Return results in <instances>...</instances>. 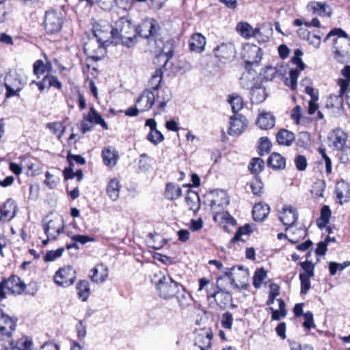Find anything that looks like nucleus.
<instances>
[{
    "mask_svg": "<svg viewBox=\"0 0 350 350\" xmlns=\"http://www.w3.org/2000/svg\"><path fill=\"white\" fill-rule=\"evenodd\" d=\"M299 265L304 270V272L301 273L300 274H304L311 278L314 276V265L312 263L311 261L306 260L304 262H301Z\"/></svg>",
    "mask_w": 350,
    "mask_h": 350,
    "instance_id": "obj_58",
    "label": "nucleus"
},
{
    "mask_svg": "<svg viewBox=\"0 0 350 350\" xmlns=\"http://www.w3.org/2000/svg\"><path fill=\"white\" fill-rule=\"evenodd\" d=\"M16 319H12L7 314H2L0 318V335L3 340L11 338L12 333L16 329Z\"/></svg>",
    "mask_w": 350,
    "mask_h": 350,
    "instance_id": "obj_14",
    "label": "nucleus"
},
{
    "mask_svg": "<svg viewBox=\"0 0 350 350\" xmlns=\"http://www.w3.org/2000/svg\"><path fill=\"white\" fill-rule=\"evenodd\" d=\"M42 223L43 230L49 239H55L64 232V225L62 218L55 217L50 220L45 218Z\"/></svg>",
    "mask_w": 350,
    "mask_h": 350,
    "instance_id": "obj_9",
    "label": "nucleus"
},
{
    "mask_svg": "<svg viewBox=\"0 0 350 350\" xmlns=\"http://www.w3.org/2000/svg\"><path fill=\"white\" fill-rule=\"evenodd\" d=\"M303 55V52L301 49H296L294 52V56L291 59V62L296 65L297 68H299L300 70H303L305 69V64L301 59V56Z\"/></svg>",
    "mask_w": 350,
    "mask_h": 350,
    "instance_id": "obj_55",
    "label": "nucleus"
},
{
    "mask_svg": "<svg viewBox=\"0 0 350 350\" xmlns=\"http://www.w3.org/2000/svg\"><path fill=\"white\" fill-rule=\"evenodd\" d=\"M276 140L280 145L290 146L295 140V134L286 129H280L276 135Z\"/></svg>",
    "mask_w": 350,
    "mask_h": 350,
    "instance_id": "obj_30",
    "label": "nucleus"
},
{
    "mask_svg": "<svg viewBox=\"0 0 350 350\" xmlns=\"http://www.w3.org/2000/svg\"><path fill=\"white\" fill-rule=\"evenodd\" d=\"M228 204L229 200L226 193L224 191H220L217 193V196L214 197V198L211 200L210 206L212 209H215L216 208H223L224 206H226Z\"/></svg>",
    "mask_w": 350,
    "mask_h": 350,
    "instance_id": "obj_37",
    "label": "nucleus"
},
{
    "mask_svg": "<svg viewBox=\"0 0 350 350\" xmlns=\"http://www.w3.org/2000/svg\"><path fill=\"white\" fill-rule=\"evenodd\" d=\"M64 249L63 247L58 248L56 250H50L48 251L46 255L44 257V260L45 262L53 261L57 258L62 256Z\"/></svg>",
    "mask_w": 350,
    "mask_h": 350,
    "instance_id": "obj_59",
    "label": "nucleus"
},
{
    "mask_svg": "<svg viewBox=\"0 0 350 350\" xmlns=\"http://www.w3.org/2000/svg\"><path fill=\"white\" fill-rule=\"evenodd\" d=\"M248 121L245 116L237 113L230 118V128L228 131L230 135H239L245 129Z\"/></svg>",
    "mask_w": 350,
    "mask_h": 350,
    "instance_id": "obj_12",
    "label": "nucleus"
},
{
    "mask_svg": "<svg viewBox=\"0 0 350 350\" xmlns=\"http://www.w3.org/2000/svg\"><path fill=\"white\" fill-rule=\"evenodd\" d=\"M266 277L267 272L263 268L256 269L253 277L254 286L256 288H259Z\"/></svg>",
    "mask_w": 350,
    "mask_h": 350,
    "instance_id": "obj_46",
    "label": "nucleus"
},
{
    "mask_svg": "<svg viewBox=\"0 0 350 350\" xmlns=\"http://www.w3.org/2000/svg\"><path fill=\"white\" fill-rule=\"evenodd\" d=\"M336 198L340 201V203H342V200L347 201V198L349 197V189L347 185L344 182L338 183L335 190Z\"/></svg>",
    "mask_w": 350,
    "mask_h": 350,
    "instance_id": "obj_42",
    "label": "nucleus"
},
{
    "mask_svg": "<svg viewBox=\"0 0 350 350\" xmlns=\"http://www.w3.org/2000/svg\"><path fill=\"white\" fill-rule=\"evenodd\" d=\"M25 287V284L18 276L12 275L8 279H3L0 283V299L5 298V289L11 294L20 295L24 291Z\"/></svg>",
    "mask_w": 350,
    "mask_h": 350,
    "instance_id": "obj_6",
    "label": "nucleus"
},
{
    "mask_svg": "<svg viewBox=\"0 0 350 350\" xmlns=\"http://www.w3.org/2000/svg\"><path fill=\"white\" fill-rule=\"evenodd\" d=\"M299 75V71L297 69H291L289 72V78L285 81L286 85L291 87V90H295L297 88V81Z\"/></svg>",
    "mask_w": 350,
    "mask_h": 350,
    "instance_id": "obj_48",
    "label": "nucleus"
},
{
    "mask_svg": "<svg viewBox=\"0 0 350 350\" xmlns=\"http://www.w3.org/2000/svg\"><path fill=\"white\" fill-rule=\"evenodd\" d=\"M250 96L252 103L259 104L266 99L267 94L265 88L258 85L252 88Z\"/></svg>",
    "mask_w": 350,
    "mask_h": 350,
    "instance_id": "obj_28",
    "label": "nucleus"
},
{
    "mask_svg": "<svg viewBox=\"0 0 350 350\" xmlns=\"http://www.w3.org/2000/svg\"><path fill=\"white\" fill-rule=\"evenodd\" d=\"M88 113H91V121L92 123L100 124L104 129H108L107 124L94 107L90 108Z\"/></svg>",
    "mask_w": 350,
    "mask_h": 350,
    "instance_id": "obj_47",
    "label": "nucleus"
},
{
    "mask_svg": "<svg viewBox=\"0 0 350 350\" xmlns=\"http://www.w3.org/2000/svg\"><path fill=\"white\" fill-rule=\"evenodd\" d=\"M310 278L311 277L306 276L304 274H299V279L301 281V294H306L310 288Z\"/></svg>",
    "mask_w": 350,
    "mask_h": 350,
    "instance_id": "obj_60",
    "label": "nucleus"
},
{
    "mask_svg": "<svg viewBox=\"0 0 350 350\" xmlns=\"http://www.w3.org/2000/svg\"><path fill=\"white\" fill-rule=\"evenodd\" d=\"M350 265V261H346L343 263H337L336 262H330L329 263V270L331 275H334L338 271H342Z\"/></svg>",
    "mask_w": 350,
    "mask_h": 350,
    "instance_id": "obj_52",
    "label": "nucleus"
},
{
    "mask_svg": "<svg viewBox=\"0 0 350 350\" xmlns=\"http://www.w3.org/2000/svg\"><path fill=\"white\" fill-rule=\"evenodd\" d=\"M309 10L312 11L314 14H318L320 16H328L329 17L332 14V12L329 6L321 2H310L308 5Z\"/></svg>",
    "mask_w": 350,
    "mask_h": 350,
    "instance_id": "obj_24",
    "label": "nucleus"
},
{
    "mask_svg": "<svg viewBox=\"0 0 350 350\" xmlns=\"http://www.w3.org/2000/svg\"><path fill=\"white\" fill-rule=\"evenodd\" d=\"M252 232V226L250 224H245L242 227H239L236 232L234 237L232 238L231 241L235 243L241 240V237L243 234H249Z\"/></svg>",
    "mask_w": 350,
    "mask_h": 350,
    "instance_id": "obj_51",
    "label": "nucleus"
},
{
    "mask_svg": "<svg viewBox=\"0 0 350 350\" xmlns=\"http://www.w3.org/2000/svg\"><path fill=\"white\" fill-rule=\"evenodd\" d=\"M233 321L232 314L230 312H226L222 314L221 325L224 328L230 329L232 328Z\"/></svg>",
    "mask_w": 350,
    "mask_h": 350,
    "instance_id": "obj_62",
    "label": "nucleus"
},
{
    "mask_svg": "<svg viewBox=\"0 0 350 350\" xmlns=\"http://www.w3.org/2000/svg\"><path fill=\"white\" fill-rule=\"evenodd\" d=\"M337 38L333 40L335 49V57L339 61L343 58L350 59V37L340 28H334L325 38V42L332 36Z\"/></svg>",
    "mask_w": 350,
    "mask_h": 350,
    "instance_id": "obj_2",
    "label": "nucleus"
},
{
    "mask_svg": "<svg viewBox=\"0 0 350 350\" xmlns=\"http://www.w3.org/2000/svg\"><path fill=\"white\" fill-rule=\"evenodd\" d=\"M46 128L49 129L54 135H57L58 138H60L64 134L66 129L64 123L61 122L48 123L46 124Z\"/></svg>",
    "mask_w": 350,
    "mask_h": 350,
    "instance_id": "obj_45",
    "label": "nucleus"
},
{
    "mask_svg": "<svg viewBox=\"0 0 350 350\" xmlns=\"http://www.w3.org/2000/svg\"><path fill=\"white\" fill-rule=\"evenodd\" d=\"M155 102L154 94L149 90H144L136 100V105L141 111L149 110Z\"/></svg>",
    "mask_w": 350,
    "mask_h": 350,
    "instance_id": "obj_18",
    "label": "nucleus"
},
{
    "mask_svg": "<svg viewBox=\"0 0 350 350\" xmlns=\"http://www.w3.org/2000/svg\"><path fill=\"white\" fill-rule=\"evenodd\" d=\"M234 277L236 279V282L239 284V289H246L247 288L249 272L247 269H244L241 265L236 267Z\"/></svg>",
    "mask_w": 350,
    "mask_h": 350,
    "instance_id": "obj_25",
    "label": "nucleus"
},
{
    "mask_svg": "<svg viewBox=\"0 0 350 350\" xmlns=\"http://www.w3.org/2000/svg\"><path fill=\"white\" fill-rule=\"evenodd\" d=\"M307 235V230L303 228H297L295 231L292 232V234L288 238L289 242L292 243H297L300 239H304Z\"/></svg>",
    "mask_w": 350,
    "mask_h": 350,
    "instance_id": "obj_50",
    "label": "nucleus"
},
{
    "mask_svg": "<svg viewBox=\"0 0 350 350\" xmlns=\"http://www.w3.org/2000/svg\"><path fill=\"white\" fill-rule=\"evenodd\" d=\"M275 120L273 115L262 111L256 120L257 126L261 129H270L275 125Z\"/></svg>",
    "mask_w": 350,
    "mask_h": 350,
    "instance_id": "obj_22",
    "label": "nucleus"
},
{
    "mask_svg": "<svg viewBox=\"0 0 350 350\" xmlns=\"http://www.w3.org/2000/svg\"><path fill=\"white\" fill-rule=\"evenodd\" d=\"M347 134L340 129H336L330 133L329 146L334 150L342 152V162H350V146L347 145Z\"/></svg>",
    "mask_w": 350,
    "mask_h": 350,
    "instance_id": "obj_3",
    "label": "nucleus"
},
{
    "mask_svg": "<svg viewBox=\"0 0 350 350\" xmlns=\"http://www.w3.org/2000/svg\"><path fill=\"white\" fill-rule=\"evenodd\" d=\"M185 201L189 210L194 213H197L200 208V198L197 192L189 190L185 197Z\"/></svg>",
    "mask_w": 350,
    "mask_h": 350,
    "instance_id": "obj_29",
    "label": "nucleus"
},
{
    "mask_svg": "<svg viewBox=\"0 0 350 350\" xmlns=\"http://www.w3.org/2000/svg\"><path fill=\"white\" fill-rule=\"evenodd\" d=\"M93 123L91 121V113L85 114L81 122V131L84 134L92 130Z\"/></svg>",
    "mask_w": 350,
    "mask_h": 350,
    "instance_id": "obj_56",
    "label": "nucleus"
},
{
    "mask_svg": "<svg viewBox=\"0 0 350 350\" xmlns=\"http://www.w3.org/2000/svg\"><path fill=\"white\" fill-rule=\"evenodd\" d=\"M64 23V17L61 11L50 10L45 12L44 29L48 34H54L61 31Z\"/></svg>",
    "mask_w": 350,
    "mask_h": 350,
    "instance_id": "obj_5",
    "label": "nucleus"
},
{
    "mask_svg": "<svg viewBox=\"0 0 350 350\" xmlns=\"http://www.w3.org/2000/svg\"><path fill=\"white\" fill-rule=\"evenodd\" d=\"M76 280V271L71 266L60 268L54 275L56 284L62 287H68L74 284Z\"/></svg>",
    "mask_w": 350,
    "mask_h": 350,
    "instance_id": "obj_10",
    "label": "nucleus"
},
{
    "mask_svg": "<svg viewBox=\"0 0 350 350\" xmlns=\"http://www.w3.org/2000/svg\"><path fill=\"white\" fill-rule=\"evenodd\" d=\"M265 166L264 161L258 157L253 158L250 161V163L248 165V169L251 172L252 174L257 176L260 172L262 171Z\"/></svg>",
    "mask_w": 350,
    "mask_h": 350,
    "instance_id": "obj_43",
    "label": "nucleus"
},
{
    "mask_svg": "<svg viewBox=\"0 0 350 350\" xmlns=\"http://www.w3.org/2000/svg\"><path fill=\"white\" fill-rule=\"evenodd\" d=\"M44 82H47L49 88L54 87L58 90H60L62 87V83L59 81L58 78L53 75H46L44 77Z\"/></svg>",
    "mask_w": 350,
    "mask_h": 350,
    "instance_id": "obj_63",
    "label": "nucleus"
},
{
    "mask_svg": "<svg viewBox=\"0 0 350 350\" xmlns=\"http://www.w3.org/2000/svg\"><path fill=\"white\" fill-rule=\"evenodd\" d=\"M157 91L155 101L158 103V109L162 110L165 109L167 103L170 100L172 94L170 90L166 88L161 90L158 89Z\"/></svg>",
    "mask_w": 350,
    "mask_h": 350,
    "instance_id": "obj_31",
    "label": "nucleus"
},
{
    "mask_svg": "<svg viewBox=\"0 0 350 350\" xmlns=\"http://www.w3.org/2000/svg\"><path fill=\"white\" fill-rule=\"evenodd\" d=\"M2 346L5 350H33L32 341L27 337H23L16 342H14L10 338Z\"/></svg>",
    "mask_w": 350,
    "mask_h": 350,
    "instance_id": "obj_17",
    "label": "nucleus"
},
{
    "mask_svg": "<svg viewBox=\"0 0 350 350\" xmlns=\"http://www.w3.org/2000/svg\"><path fill=\"white\" fill-rule=\"evenodd\" d=\"M297 219L298 213L295 208L293 206L283 208V212L280 216V220L284 226H286V230H288V228H292L293 225L297 221Z\"/></svg>",
    "mask_w": 350,
    "mask_h": 350,
    "instance_id": "obj_19",
    "label": "nucleus"
},
{
    "mask_svg": "<svg viewBox=\"0 0 350 350\" xmlns=\"http://www.w3.org/2000/svg\"><path fill=\"white\" fill-rule=\"evenodd\" d=\"M182 195L181 188L172 183L166 185L165 190V198L169 200H174L180 198Z\"/></svg>",
    "mask_w": 350,
    "mask_h": 350,
    "instance_id": "obj_34",
    "label": "nucleus"
},
{
    "mask_svg": "<svg viewBox=\"0 0 350 350\" xmlns=\"http://www.w3.org/2000/svg\"><path fill=\"white\" fill-rule=\"evenodd\" d=\"M331 216V210L327 205H324L321 209L320 217L317 219V224L319 228L322 229L329 223Z\"/></svg>",
    "mask_w": 350,
    "mask_h": 350,
    "instance_id": "obj_40",
    "label": "nucleus"
},
{
    "mask_svg": "<svg viewBox=\"0 0 350 350\" xmlns=\"http://www.w3.org/2000/svg\"><path fill=\"white\" fill-rule=\"evenodd\" d=\"M147 139L154 145H157L164 139L163 135L158 130L150 131L147 135Z\"/></svg>",
    "mask_w": 350,
    "mask_h": 350,
    "instance_id": "obj_53",
    "label": "nucleus"
},
{
    "mask_svg": "<svg viewBox=\"0 0 350 350\" xmlns=\"http://www.w3.org/2000/svg\"><path fill=\"white\" fill-rule=\"evenodd\" d=\"M174 297H176L178 306L182 310L186 309L191 304L192 296L183 285L178 289V292Z\"/></svg>",
    "mask_w": 350,
    "mask_h": 350,
    "instance_id": "obj_23",
    "label": "nucleus"
},
{
    "mask_svg": "<svg viewBox=\"0 0 350 350\" xmlns=\"http://www.w3.org/2000/svg\"><path fill=\"white\" fill-rule=\"evenodd\" d=\"M228 101L230 104L232 110L234 114L238 113V112L243 107L244 104L243 98L237 94H232L229 96Z\"/></svg>",
    "mask_w": 350,
    "mask_h": 350,
    "instance_id": "obj_41",
    "label": "nucleus"
},
{
    "mask_svg": "<svg viewBox=\"0 0 350 350\" xmlns=\"http://www.w3.org/2000/svg\"><path fill=\"white\" fill-rule=\"evenodd\" d=\"M92 32L96 40L103 44L110 41L115 42L113 27L106 21L96 23L93 25Z\"/></svg>",
    "mask_w": 350,
    "mask_h": 350,
    "instance_id": "obj_7",
    "label": "nucleus"
},
{
    "mask_svg": "<svg viewBox=\"0 0 350 350\" xmlns=\"http://www.w3.org/2000/svg\"><path fill=\"white\" fill-rule=\"evenodd\" d=\"M104 44L94 39H90L84 45V52L87 55L95 60L98 61L105 51Z\"/></svg>",
    "mask_w": 350,
    "mask_h": 350,
    "instance_id": "obj_13",
    "label": "nucleus"
},
{
    "mask_svg": "<svg viewBox=\"0 0 350 350\" xmlns=\"http://www.w3.org/2000/svg\"><path fill=\"white\" fill-rule=\"evenodd\" d=\"M291 350H314L313 347L309 345H301L296 341L288 340Z\"/></svg>",
    "mask_w": 350,
    "mask_h": 350,
    "instance_id": "obj_64",
    "label": "nucleus"
},
{
    "mask_svg": "<svg viewBox=\"0 0 350 350\" xmlns=\"http://www.w3.org/2000/svg\"><path fill=\"white\" fill-rule=\"evenodd\" d=\"M236 271V267H232L231 268H226L224 272V276L228 277L230 280V284L234 286V288L239 289V284L236 282V279L234 277V272Z\"/></svg>",
    "mask_w": 350,
    "mask_h": 350,
    "instance_id": "obj_61",
    "label": "nucleus"
},
{
    "mask_svg": "<svg viewBox=\"0 0 350 350\" xmlns=\"http://www.w3.org/2000/svg\"><path fill=\"white\" fill-rule=\"evenodd\" d=\"M113 32L116 44L120 42L122 45L131 48L137 42L136 27L126 16H122L116 22Z\"/></svg>",
    "mask_w": 350,
    "mask_h": 350,
    "instance_id": "obj_1",
    "label": "nucleus"
},
{
    "mask_svg": "<svg viewBox=\"0 0 350 350\" xmlns=\"http://www.w3.org/2000/svg\"><path fill=\"white\" fill-rule=\"evenodd\" d=\"M258 148L260 155H263L264 153H269L271 148V141L269 139L268 137H262L260 138V144Z\"/></svg>",
    "mask_w": 350,
    "mask_h": 350,
    "instance_id": "obj_57",
    "label": "nucleus"
},
{
    "mask_svg": "<svg viewBox=\"0 0 350 350\" xmlns=\"http://www.w3.org/2000/svg\"><path fill=\"white\" fill-rule=\"evenodd\" d=\"M269 206L266 204H256L252 210V216L255 221H262L269 215Z\"/></svg>",
    "mask_w": 350,
    "mask_h": 350,
    "instance_id": "obj_27",
    "label": "nucleus"
},
{
    "mask_svg": "<svg viewBox=\"0 0 350 350\" xmlns=\"http://www.w3.org/2000/svg\"><path fill=\"white\" fill-rule=\"evenodd\" d=\"M173 44L170 42H167L163 44L161 52L158 55V59L159 60L162 59L163 61V65H166L169 59L173 56Z\"/></svg>",
    "mask_w": 350,
    "mask_h": 350,
    "instance_id": "obj_38",
    "label": "nucleus"
},
{
    "mask_svg": "<svg viewBox=\"0 0 350 350\" xmlns=\"http://www.w3.org/2000/svg\"><path fill=\"white\" fill-rule=\"evenodd\" d=\"M17 211V205L15 201L12 198H8L3 204L0 206V213L4 220L10 221L14 218Z\"/></svg>",
    "mask_w": 350,
    "mask_h": 350,
    "instance_id": "obj_21",
    "label": "nucleus"
},
{
    "mask_svg": "<svg viewBox=\"0 0 350 350\" xmlns=\"http://www.w3.org/2000/svg\"><path fill=\"white\" fill-rule=\"evenodd\" d=\"M25 83L21 76L13 72H8L4 79V85L6 88V97L10 98L18 95L23 89Z\"/></svg>",
    "mask_w": 350,
    "mask_h": 350,
    "instance_id": "obj_8",
    "label": "nucleus"
},
{
    "mask_svg": "<svg viewBox=\"0 0 350 350\" xmlns=\"http://www.w3.org/2000/svg\"><path fill=\"white\" fill-rule=\"evenodd\" d=\"M262 56V51L260 47L256 45L249 46L248 48L245 50L244 53L246 68H247L248 66H258L261 61Z\"/></svg>",
    "mask_w": 350,
    "mask_h": 350,
    "instance_id": "obj_15",
    "label": "nucleus"
},
{
    "mask_svg": "<svg viewBox=\"0 0 350 350\" xmlns=\"http://www.w3.org/2000/svg\"><path fill=\"white\" fill-rule=\"evenodd\" d=\"M212 336L211 332L198 334L195 340V345L198 347L200 350L209 349L211 346Z\"/></svg>",
    "mask_w": 350,
    "mask_h": 350,
    "instance_id": "obj_33",
    "label": "nucleus"
},
{
    "mask_svg": "<svg viewBox=\"0 0 350 350\" xmlns=\"http://www.w3.org/2000/svg\"><path fill=\"white\" fill-rule=\"evenodd\" d=\"M160 29L159 25L153 18L146 19L136 27V36L144 38L154 37Z\"/></svg>",
    "mask_w": 350,
    "mask_h": 350,
    "instance_id": "obj_11",
    "label": "nucleus"
},
{
    "mask_svg": "<svg viewBox=\"0 0 350 350\" xmlns=\"http://www.w3.org/2000/svg\"><path fill=\"white\" fill-rule=\"evenodd\" d=\"M215 56L222 62L231 61L235 56V49L231 43H223L214 50Z\"/></svg>",
    "mask_w": 350,
    "mask_h": 350,
    "instance_id": "obj_16",
    "label": "nucleus"
},
{
    "mask_svg": "<svg viewBox=\"0 0 350 350\" xmlns=\"http://www.w3.org/2000/svg\"><path fill=\"white\" fill-rule=\"evenodd\" d=\"M206 38L201 33H194L189 40L190 50L196 53H201L204 49Z\"/></svg>",
    "mask_w": 350,
    "mask_h": 350,
    "instance_id": "obj_26",
    "label": "nucleus"
},
{
    "mask_svg": "<svg viewBox=\"0 0 350 350\" xmlns=\"http://www.w3.org/2000/svg\"><path fill=\"white\" fill-rule=\"evenodd\" d=\"M120 183L117 178L111 179L108 183L107 193L113 201H116L120 195Z\"/></svg>",
    "mask_w": 350,
    "mask_h": 350,
    "instance_id": "obj_36",
    "label": "nucleus"
},
{
    "mask_svg": "<svg viewBox=\"0 0 350 350\" xmlns=\"http://www.w3.org/2000/svg\"><path fill=\"white\" fill-rule=\"evenodd\" d=\"M77 290V295L83 301L88 300L90 295V288L89 282L81 280L76 286Z\"/></svg>",
    "mask_w": 350,
    "mask_h": 350,
    "instance_id": "obj_35",
    "label": "nucleus"
},
{
    "mask_svg": "<svg viewBox=\"0 0 350 350\" xmlns=\"http://www.w3.org/2000/svg\"><path fill=\"white\" fill-rule=\"evenodd\" d=\"M267 164L274 170H282L286 166V159L280 154L273 152L268 159Z\"/></svg>",
    "mask_w": 350,
    "mask_h": 350,
    "instance_id": "obj_32",
    "label": "nucleus"
},
{
    "mask_svg": "<svg viewBox=\"0 0 350 350\" xmlns=\"http://www.w3.org/2000/svg\"><path fill=\"white\" fill-rule=\"evenodd\" d=\"M181 286V284L174 280L170 275H163L157 282L156 289L161 298L169 300L175 297Z\"/></svg>",
    "mask_w": 350,
    "mask_h": 350,
    "instance_id": "obj_4",
    "label": "nucleus"
},
{
    "mask_svg": "<svg viewBox=\"0 0 350 350\" xmlns=\"http://www.w3.org/2000/svg\"><path fill=\"white\" fill-rule=\"evenodd\" d=\"M163 71L161 68L156 69L149 80V86L154 90H158L159 84L162 80Z\"/></svg>",
    "mask_w": 350,
    "mask_h": 350,
    "instance_id": "obj_44",
    "label": "nucleus"
},
{
    "mask_svg": "<svg viewBox=\"0 0 350 350\" xmlns=\"http://www.w3.org/2000/svg\"><path fill=\"white\" fill-rule=\"evenodd\" d=\"M237 30L243 37L247 38L252 37L253 29L247 23H239L237 25Z\"/></svg>",
    "mask_w": 350,
    "mask_h": 350,
    "instance_id": "obj_49",
    "label": "nucleus"
},
{
    "mask_svg": "<svg viewBox=\"0 0 350 350\" xmlns=\"http://www.w3.org/2000/svg\"><path fill=\"white\" fill-rule=\"evenodd\" d=\"M102 157L104 163L108 167H113L117 163L118 156L114 151L109 148H104L102 151Z\"/></svg>",
    "mask_w": 350,
    "mask_h": 350,
    "instance_id": "obj_39",
    "label": "nucleus"
},
{
    "mask_svg": "<svg viewBox=\"0 0 350 350\" xmlns=\"http://www.w3.org/2000/svg\"><path fill=\"white\" fill-rule=\"evenodd\" d=\"M263 187V184L260 178L256 176L254 180L250 183L252 192L255 196H260Z\"/></svg>",
    "mask_w": 350,
    "mask_h": 350,
    "instance_id": "obj_54",
    "label": "nucleus"
},
{
    "mask_svg": "<svg viewBox=\"0 0 350 350\" xmlns=\"http://www.w3.org/2000/svg\"><path fill=\"white\" fill-rule=\"evenodd\" d=\"M326 107L332 110L334 116H340L343 109V97L341 95H331L327 100Z\"/></svg>",
    "mask_w": 350,
    "mask_h": 350,
    "instance_id": "obj_20",
    "label": "nucleus"
}]
</instances>
